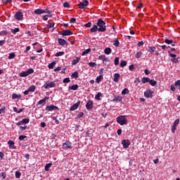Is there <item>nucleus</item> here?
I'll list each match as a JSON object with an SVG mask.
<instances>
[{
    "label": "nucleus",
    "mask_w": 180,
    "mask_h": 180,
    "mask_svg": "<svg viewBox=\"0 0 180 180\" xmlns=\"http://www.w3.org/2000/svg\"><path fill=\"white\" fill-rule=\"evenodd\" d=\"M98 26V32H106V22L101 18H99L96 23Z\"/></svg>",
    "instance_id": "1"
},
{
    "label": "nucleus",
    "mask_w": 180,
    "mask_h": 180,
    "mask_svg": "<svg viewBox=\"0 0 180 180\" xmlns=\"http://www.w3.org/2000/svg\"><path fill=\"white\" fill-rule=\"evenodd\" d=\"M117 122L120 124V126H124L127 124V118L124 115H120L116 118Z\"/></svg>",
    "instance_id": "2"
},
{
    "label": "nucleus",
    "mask_w": 180,
    "mask_h": 180,
    "mask_svg": "<svg viewBox=\"0 0 180 180\" xmlns=\"http://www.w3.org/2000/svg\"><path fill=\"white\" fill-rule=\"evenodd\" d=\"M34 72V70L33 68H30L27 71H22L20 73L19 76L21 77H28L30 74H33Z\"/></svg>",
    "instance_id": "3"
},
{
    "label": "nucleus",
    "mask_w": 180,
    "mask_h": 180,
    "mask_svg": "<svg viewBox=\"0 0 180 180\" xmlns=\"http://www.w3.org/2000/svg\"><path fill=\"white\" fill-rule=\"evenodd\" d=\"M63 148L64 150H72V143L70 141H66L63 144Z\"/></svg>",
    "instance_id": "4"
},
{
    "label": "nucleus",
    "mask_w": 180,
    "mask_h": 180,
    "mask_svg": "<svg viewBox=\"0 0 180 180\" xmlns=\"http://www.w3.org/2000/svg\"><path fill=\"white\" fill-rule=\"evenodd\" d=\"M54 86H56V83H54L53 82H46L44 84V88L45 89H49V88H54Z\"/></svg>",
    "instance_id": "5"
},
{
    "label": "nucleus",
    "mask_w": 180,
    "mask_h": 180,
    "mask_svg": "<svg viewBox=\"0 0 180 180\" xmlns=\"http://www.w3.org/2000/svg\"><path fill=\"white\" fill-rule=\"evenodd\" d=\"M60 110V108H58V107H57L54 105L46 106V110H47V112H53V110Z\"/></svg>",
    "instance_id": "6"
},
{
    "label": "nucleus",
    "mask_w": 180,
    "mask_h": 180,
    "mask_svg": "<svg viewBox=\"0 0 180 180\" xmlns=\"http://www.w3.org/2000/svg\"><path fill=\"white\" fill-rule=\"evenodd\" d=\"M15 19L16 20H23V13L18 11L14 15Z\"/></svg>",
    "instance_id": "7"
},
{
    "label": "nucleus",
    "mask_w": 180,
    "mask_h": 180,
    "mask_svg": "<svg viewBox=\"0 0 180 180\" xmlns=\"http://www.w3.org/2000/svg\"><path fill=\"white\" fill-rule=\"evenodd\" d=\"M30 122V119L29 118H24L19 122L16 123V126H22V124H27Z\"/></svg>",
    "instance_id": "8"
},
{
    "label": "nucleus",
    "mask_w": 180,
    "mask_h": 180,
    "mask_svg": "<svg viewBox=\"0 0 180 180\" xmlns=\"http://www.w3.org/2000/svg\"><path fill=\"white\" fill-rule=\"evenodd\" d=\"M59 34H61V36H71V34H74V33L70 30H65L60 32Z\"/></svg>",
    "instance_id": "9"
},
{
    "label": "nucleus",
    "mask_w": 180,
    "mask_h": 180,
    "mask_svg": "<svg viewBox=\"0 0 180 180\" xmlns=\"http://www.w3.org/2000/svg\"><path fill=\"white\" fill-rule=\"evenodd\" d=\"M121 144H122L124 148H129V146H130V140L129 139H124L122 141Z\"/></svg>",
    "instance_id": "10"
},
{
    "label": "nucleus",
    "mask_w": 180,
    "mask_h": 180,
    "mask_svg": "<svg viewBox=\"0 0 180 180\" xmlns=\"http://www.w3.org/2000/svg\"><path fill=\"white\" fill-rule=\"evenodd\" d=\"M81 104V101H78L76 103L73 104L70 108V110L71 112L74 111V110H77V109H78L79 105Z\"/></svg>",
    "instance_id": "11"
},
{
    "label": "nucleus",
    "mask_w": 180,
    "mask_h": 180,
    "mask_svg": "<svg viewBox=\"0 0 180 180\" xmlns=\"http://www.w3.org/2000/svg\"><path fill=\"white\" fill-rule=\"evenodd\" d=\"M86 108L87 109V110H91V109H94V103L92 102V101H88L86 104Z\"/></svg>",
    "instance_id": "12"
},
{
    "label": "nucleus",
    "mask_w": 180,
    "mask_h": 180,
    "mask_svg": "<svg viewBox=\"0 0 180 180\" xmlns=\"http://www.w3.org/2000/svg\"><path fill=\"white\" fill-rule=\"evenodd\" d=\"M153 94H154V91H152L151 90L148 89L144 92V96L146 98H153Z\"/></svg>",
    "instance_id": "13"
},
{
    "label": "nucleus",
    "mask_w": 180,
    "mask_h": 180,
    "mask_svg": "<svg viewBox=\"0 0 180 180\" xmlns=\"http://www.w3.org/2000/svg\"><path fill=\"white\" fill-rule=\"evenodd\" d=\"M9 148H13V150H16V146H15V142L12 140H9L7 143Z\"/></svg>",
    "instance_id": "14"
},
{
    "label": "nucleus",
    "mask_w": 180,
    "mask_h": 180,
    "mask_svg": "<svg viewBox=\"0 0 180 180\" xmlns=\"http://www.w3.org/2000/svg\"><path fill=\"white\" fill-rule=\"evenodd\" d=\"M34 13H35V15H41L43 13H46V11L41 8H37L34 11Z\"/></svg>",
    "instance_id": "15"
},
{
    "label": "nucleus",
    "mask_w": 180,
    "mask_h": 180,
    "mask_svg": "<svg viewBox=\"0 0 180 180\" xmlns=\"http://www.w3.org/2000/svg\"><path fill=\"white\" fill-rule=\"evenodd\" d=\"M58 41L60 46H66V44H68L67 41H65L64 39L59 38Z\"/></svg>",
    "instance_id": "16"
},
{
    "label": "nucleus",
    "mask_w": 180,
    "mask_h": 180,
    "mask_svg": "<svg viewBox=\"0 0 180 180\" xmlns=\"http://www.w3.org/2000/svg\"><path fill=\"white\" fill-rule=\"evenodd\" d=\"M120 78V75L119 73L114 74V78H113L114 82H119Z\"/></svg>",
    "instance_id": "17"
},
{
    "label": "nucleus",
    "mask_w": 180,
    "mask_h": 180,
    "mask_svg": "<svg viewBox=\"0 0 180 180\" xmlns=\"http://www.w3.org/2000/svg\"><path fill=\"white\" fill-rule=\"evenodd\" d=\"M79 86L78 84H73L68 87L69 91H77L78 89Z\"/></svg>",
    "instance_id": "18"
},
{
    "label": "nucleus",
    "mask_w": 180,
    "mask_h": 180,
    "mask_svg": "<svg viewBox=\"0 0 180 180\" xmlns=\"http://www.w3.org/2000/svg\"><path fill=\"white\" fill-rule=\"evenodd\" d=\"M79 60H81V58L76 57L75 59L72 60V65H76V64H78L79 63Z\"/></svg>",
    "instance_id": "19"
},
{
    "label": "nucleus",
    "mask_w": 180,
    "mask_h": 180,
    "mask_svg": "<svg viewBox=\"0 0 180 180\" xmlns=\"http://www.w3.org/2000/svg\"><path fill=\"white\" fill-rule=\"evenodd\" d=\"M98 29L99 28H98V25H94L93 27L90 29V31L91 32V33H96V32L98 31Z\"/></svg>",
    "instance_id": "20"
},
{
    "label": "nucleus",
    "mask_w": 180,
    "mask_h": 180,
    "mask_svg": "<svg viewBox=\"0 0 180 180\" xmlns=\"http://www.w3.org/2000/svg\"><path fill=\"white\" fill-rule=\"evenodd\" d=\"M113 46L115 47H119L120 46V42H119V39L117 38H115L113 41Z\"/></svg>",
    "instance_id": "21"
},
{
    "label": "nucleus",
    "mask_w": 180,
    "mask_h": 180,
    "mask_svg": "<svg viewBox=\"0 0 180 180\" xmlns=\"http://www.w3.org/2000/svg\"><path fill=\"white\" fill-rule=\"evenodd\" d=\"M123 98L122 96H117L112 99V102H122Z\"/></svg>",
    "instance_id": "22"
},
{
    "label": "nucleus",
    "mask_w": 180,
    "mask_h": 180,
    "mask_svg": "<svg viewBox=\"0 0 180 180\" xmlns=\"http://www.w3.org/2000/svg\"><path fill=\"white\" fill-rule=\"evenodd\" d=\"M20 98H22V96L20 94H12V99H20Z\"/></svg>",
    "instance_id": "23"
},
{
    "label": "nucleus",
    "mask_w": 180,
    "mask_h": 180,
    "mask_svg": "<svg viewBox=\"0 0 180 180\" xmlns=\"http://www.w3.org/2000/svg\"><path fill=\"white\" fill-rule=\"evenodd\" d=\"M155 50H156L155 46H148V51H149L150 54H153V53H154Z\"/></svg>",
    "instance_id": "24"
},
{
    "label": "nucleus",
    "mask_w": 180,
    "mask_h": 180,
    "mask_svg": "<svg viewBox=\"0 0 180 180\" xmlns=\"http://www.w3.org/2000/svg\"><path fill=\"white\" fill-rule=\"evenodd\" d=\"M46 101H47V97H45L44 98L38 101V105H46Z\"/></svg>",
    "instance_id": "25"
},
{
    "label": "nucleus",
    "mask_w": 180,
    "mask_h": 180,
    "mask_svg": "<svg viewBox=\"0 0 180 180\" xmlns=\"http://www.w3.org/2000/svg\"><path fill=\"white\" fill-rule=\"evenodd\" d=\"M104 53H105V54H107V55L110 54L112 53V49H110V48H105L104 49Z\"/></svg>",
    "instance_id": "26"
},
{
    "label": "nucleus",
    "mask_w": 180,
    "mask_h": 180,
    "mask_svg": "<svg viewBox=\"0 0 180 180\" xmlns=\"http://www.w3.org/2000/svg\"><path fill=\"white\" fill-rule=\"evenodd\" d=\"M56 61H53L52 63H51L49 65H48V68L50 69V70H53V68H54V67L56 66Z\"/></svg>",
    "instance_id": "27"
},
{
    "label": "nucleus",
    "mask_w": 180,
    "mask_h": 180,
    "mask_svg": "<svg viewBox=\"0 0 180 180\" xmlns=\"http://www.w3.org/2000/svg\"><path fill=\"white\" fill-rule=\"evenodd\" d=\"M11 33H13V34H16V33H18V32H20V29L19 28H15V29H11Z\"/></svg>",
    "instance_id": "28"
},
{
    "label": "nucleus",
    "mask_w": 180,
    "mask_h": 180,
    "mask_svg": "<svg viewBox=\"0 0 180 180\" xmlns=\"http://www.w3.org/2000/svg\"><path fill=\"white\" fill-rule=\"evenodd\" d=\"M149 84L152 86H155L157 85V81L149 79Z\"/></svg>",
    "instance_id": "29"
},
{
    "label": "nucleus",
    "mask_w": 180,
    "mask_h": 180,
    "mask_svg": "<svg viewBox=\"0 0 180 180\" xmlns=\"http://www.w3.org/2000/svg\"><path fill=\"white\" fill-rule=\"evenodd\" d=\"M102 79H103V76L99 75L98 77H96V82H97V84H99V82H101V81H102Z\"/></svg>",
    "instance_id": "30"
},
{
    "label": "nucleus",
    "mask_w": 180,
    "mask_h": 180,
    "mask_svg": "<svg viewBox=\"0 0 180 180\" xmlns=\"http://www.w3.org/2000/svg\"><path fill=\"white\" fill-rule=\"evenodd\" d=\"M149 82H150V78H148V77H143L141 79L142 84H146Z\"/></svg>",
    "instance_id": "31"
},
{
    "label": "nucleus",
    "mask_w": 180,
    "mask_h": 180,
    "mask_svg": "<svg viewBox=\"0 0 180 180\" xmlns=\"http://www.w3.org/2000/svg\"><path fill=\"white\" fill-rule=\"evenodd\" d=\"M53 165L52 163H48L45 165V171H49L50 168H51V166Z\"/></svg>",
    "instance_id": "32"
},
{
    "label": "nucleus",
    "mask_w": 180,
    "mask_h": 180,
    "mask_svg": "<svg viewBox=\"0 0 180 180\" xmlns=\"http://www.w3.org/2000/svg\"><path fill=\"white\" fill-rule=\"evenodd\" d=\"M98 60H102L105 63V60H108V58L105 55H101L98 56Z\"/></svg>",
    "instance_id": "33"
},
{
    "label": "nucleus",
    "mask_w": 180,
    "mask_h": 180,
    "mask_svg": "<svg viewBox=\"0 0 180 180\" xmlns=\"http://www.w3.org/2000/svg\"><path fill=\"white\" fill-rule=\"evenodd\" d=\"M71 78H75V79H77V78H78V72H74L72 75H71Z\"/></svg>",
    "instance_id": "34"
},
{
    "label": "nucleus",
    "mask_w": 180,
    "mask_h": 180,
    "mask_svg": "<svg viewBox=\"0 0 180 180\" xmlns=\"http://www.w3.org/2000/svg\"><path fill=\"white\" fill-rule=\"evenodd\" d=\"M35 90H36V86L34 85H32L28 88V91H30V92H34Z\"/></svg>",
    "instance_id": "35"
},
{
    "label": "nucleus",
    "mask_w": 180,
    "mask_h": 180,
    "mask_svg": "<svg viewBox=\"0 0 180 180\" xmlns=\"http://www.w3.org/2000/svg\"><path fill=\"white\" fill-rule=\"evenodd\" d=\"M91 53V49H86L82 53V56H86V54H89Z\"/></svg>",
    "instance_id": "36"
},
{
    "label": "nucleus",
    "mask_w": 180,
    "mask_h": 180,
    "mask_svg": "<svg viewBox=\"0 0 180 180\" xmlns=\"http://www.w3.org/2000/svg\"><path fill=\"white\" fill-rule=\"evenodd\" d=\"M15 57H16V55H15V53H11L8 55V60H12V58H15Z\"/></svg>",
    "instance_id": "37"
},
{
    "label": "nucleus",
    "mask_w": 180,
    "mask_h": 180,
    "mask_svg": "<svg viewBox=\"0 0 180 180\" xmlns=\"http://www.w3.org/2000/svg\"><path fill=\"white\" fill-rule=\"evenodd\" d=\"M101 96H102V93H98L95 96V99H96V101H101Z\"/></svg>",
    "instance_id": "38"
},
{
    "label": "nucleus",
    "mask_w": 180,
    "mask_h": 180,
    "mask_svg": "<svg viewBox=\"0 0 180 180\" xmlns=\"http://www.w3.org/2000/svg\"><path fill=\"white\" fill-rule=\"evenodd\" d=\"M127 65V61L126 60H122L120 64V66L122 68L126 67Z\"/></svg>",
    "instance_id": "39"
},
{
    "label": "nucleus",
    "mask_w": 180,
    "mask_h": 180,
    "mask_svg": "<svg viewBox=\"0 0 180 180\" xmlns=\"http://www.w3.org/2000/svg\"><path fill=\"white\" fill-rule=\"evenodd\" d=\"M165 43H166V44H172V43H174V40L166 39H165Z\"/></svg>",
    "instance_id": "40"
},
{
    "label": "nucleus",
    "mask_w": 180,
    "mask_h": 180,
    "mask_svg": "<svg viewBox=\"0 0 180 180\" xmlns=\"http://www.w3.org/2000/svg\"><path fill=\"white\" fill-rule=\"evenodd\" d=\"M65 53L64 51H60L56 53V57H61V56H64Z\"/></svg>",
    "instance_id": "41"
},
{
    "label": "nucleus",
    "mask_w": 180,
    "mask_h": 180,
    "mask_svg": "<svg viewBox=\"0 0 180 180\" xmlns=\"http://www.w3.org/2000/svg\"><path fill=\"white\" fill-rule=\"evenodd\" d=\"M78 6L79 8V9H85V4L83 3V2H80L79 4H78Z\"/></svg>",
    "instance_id": "42"
},
{
    "label": "nucleus",
    "mask_w": 180,
    "mask_h": 180,
    "mask_svg": "<svg viewBox=\"0 0 180 180\" xmlns=\"http://www.w3.org/2000/svg\"><path fill=\"white\" fill-rule=\"evenodd\" d=\"M89 67H91L92 68H95L96 67V63L95 62H90L89 63Z\"/></svg>",
    "instance_id": "43"
},
{
    "label": "nucleus",
    "mask_w": 180,
    "mask_h": 180,
    "mask_svg": "<svg viewBox=\"0 0 180 180\" xmlns=\"http://www.w3.org/2000/svg\"><path fill=\"white\" fill-rule=\"evenodd\" d=\"M175 86L177 89H180V79L175 82Z\"/></svg>",
    "instance_id": "44"
},
{
    "label": "nucleus",
    "mask_w": 180,
    "mask_h": 180,
    "mask_svg": "<svg viewBox=\"0 0 180 180\" xmlns=\"http://www.w3.org/2000/svg\"><path fill=\"white\" fill-rule=\"evenodd\" d=\"M129 94V89L125 88L122 91V95H126Z\"/></svg>",
    "instance_id": "45"
},
{
    "label": "nucleus",
    "mask_w": 180,
    "mask_h": 180,
    "mask_svg": "<svg viewBox=\"0 0 180 180\" xmlns=\"http://www.w3.org/2000/svg\"><path fill=\"white\" fill-rule=\"evenodd\" d=\"M0 178H1L2 180L5 179V178H6V172L0 173Z\"/></svg>",
    "instance_id": "46"
},
{
    "label": "nucleus",
    "mask_w": 180,
    "mask_h": 180,
    "mask_svg": "<svg viewBox=\"0 0 180 180\" xmlns=\"http://www.w3.org/2000/svg\"><path fill=\"white\" fill-rule=\"evenodd\" d=\"M22 173L19 170L15 172V178H20Z\"/></svg>",
    "instance_id": "47"
},
{
    "label": "nucleus",
    "mask_w": 180,
    "mask_h": 180,
    "mask_svg": "<svg viewBox=\"0 0 180 180\" xmlns=\"http://www.w3.org/2000/svg\"><path fill=\"white\" fill-rule=\"evenodd\" d=\"M63 84H68V82H71L70 77H66L63 81Z\"/></svg>",
    "instance_id": "48"
},
{
    "label": "nucleus",
    "mask_w": 180,
    "mask_h": 180,
    "mask_svg": "<svg viewBox=\"0 0 180 180\" xmlns=\"http://www.w3.org/2000/svg\"><path fill=\"white\" fill-rule=\"evenodd\" d=\"M179 57H178V58H172V60H171V61L172 62V63H174L175 64H176V63H179Z\"/></svg>",
    "instance_id": "49"
},
{
    "label": "nucleus",
    "mask_w": 180,
    "mask_h": 180,
    "mask_svg": "<svg viewBox=\"0 0 180 180\" xmlns=\"http://www.w3.org/2000/svg\"><path fill=\"white\" fill-rule=\"evenodd\" d=\"M25 139H27V136L25 135H20L18 138V139L20 140V141H22L23 140H25Z\"/></svg>",
    "instance_id": "50"
},
{
    "label": "nucleus",
    "mask_w": 180,
    "mask_h": 180,
    "mask_svg": "<svg viewBox=\"0 0 180 180\" xmlns=\"http://www.w3.org/2000/svg\"><path fill=\"white\" fill-rule=\"evenodd\" d=\"M13 0H3V4L4 5H8V4H12Z\"/></svg>",
    "instance_id": "51"
},
{
    "label": "nucleus",
    "mask_w": 180,
    "mask_h": 180,
    "mask_svg": "<svg viewBox=\"0 0 180 180\" xmlns=\"http://www.w3.org/2000/svg\"><path fill=\"white\" fill-rule=\"evenodd\" d=\"M167 53H168L169 56L170 57H172V58H175V57H176V54H174V53H171V51H168Z\"/></svg>",
    "instance_id": "52"
},
{
    "label": "nucleus",
    "mask_w": 180,
    "mask_h": 180,
    "mask_svg": "<svg viewBox=\"0 0 180 180\" xmlns=\"http://www.w3.org/2000/svg\"><path fill=\"white\" fill-rule=\"evenodd\" d=\"M143 56V53L141 51H139L136 53V58H140Z\"/></svg>",
    "instance_id": "53"
},
{
    "label": "nucleus",
    "mask_w": 180,
    "mask_h": 180,
    "mask_svg": "<svg viewBox=\"0 0 180 180\" xmlns=\"http://www.w3.org/2000/svg\"><path fill=\"white\" fill-rule=\"evenodd\" d=\"M119 60H120L119 57H116L115 58V60H114L115 65H119Z\"/></svg>",
    "instance_id": "54"
},
{
    "label": "nucleus",
    "mask_w": 180,
    "mask_h": 180,
    "mask_svg": "<svg viewBox=\"0 0 180 180\" xmlns=\"http://www.w3.org/2000/svg\"><path fill=\"white\" fill-rule=\"evenodd\" d=\"M6 110V108L5 106H3L1 109H0V115H2V113H5V110Z\"/></svg>",
    "instance_id": "55"
},
{
    "label": "nucleus",
    "mask_w": 180,
    "mask_h": 180,
    "mask_svg": "<svg viewBox=\"0 0 180 180\" xmlns=\"http://www.w3.org/2000/svg\"><path fill=\"white\" fill-rule=\"evenodd\" d=\"M179 124V119H176V120L174 122L173 126H176H176H178Z\"/></svg>",
    "instance_id": "56"
},
{
    "label": "nucleus",
    "mask_w": 180,
    "mask_h": 180,
    "mask_svg": "<svg viewBox=\"0 0 180 180\" xmlns=\"http://www.w3.org/2000/svg\"><path fill=\"white\" fill-rule=\"evenodd\" d=\"M84 116V112H80L79 114L77 115V119H80V117H82Z\"/></svg>",
    "instance_id": "57"
},
{
    "label": "nucleus",
    "mask_w": 180,
    "mask_h": 180,
    "mask_svg": "<svg viewBox=\"0 0 180 180\" xmlns=\"http://www.w3.org/2000/svg\"><path fill=\"white\" fill-rule=\"evenodd\" d=\"M51 27H54V23H49L47 25L48 29H51Z\"/></svg>",
    "instance_id": "58"
},
{
    "label": "nucleus",
    "mask_w": 180,
    "mask_h": 180,
    "mask_svg": "<svg viewBox=\"0 0 180 180\" xmlns=\"http://www.w3.org/2000/svg\"><path fill=\"white\" fill-rule=\"evenodd\" d=\"M64 8H70V3L69 2H65L63 4Z\"/></svg>",
    "instance_id": "59"
},
{
    "label": "nucleus",
    "mask_w": 180,
    "mask_h": 180,
    "mask_svg": "<svg viewBox=\"0 0 180 180\" xmlns=\"http://www.w3.org/2000/svg\"><path fill=\"white\" fill-rule=\"evenodd\" d=\"M85 27H91L92 26V23L91 22H89L84 25Z\"/></svg>",
    "instance_id": "60"
},
{
    "label": "nucleus",
    "mask_w": 180,
    "mask_h": 180,
    "mask_svg": "<svg viewBox=\"0 0 180 180\" xmlns=\"http://www.w3.org/2000/svg\"><path fill=\"white\" fill-rule=\"evenodd\" d=\"M175 130H176V127L175 125L172 126V133H175Z\"/></svg>",
    "instance_id": "61"
},
{
    "label": "nucleus",
    "mask_w": 180,
    "mask_h": 180,
    "mask_svg": "<svg viewBox=\"0 0 180 180\" xmlns=\"http://www.w3.org/2000/svg\"><path fill=\"white\" fill-rule=\"evenodd\" d=\"M170 89H171V91H172V92H175V91H176L175 86H174V84H171Z\"/></svg>",
    "instance_id": "62"
},
{
    "label": "nucleus",
    "mask_w": 180,
    "mask_h": 180,
    "mask_svg": "<svg viewBox=\"0 0 180 180\" xmlns=\"http://www.w3.org/2000/svg\"><path fill=\"white\" fill-rule=\"evenodd\" d=\"M76 21H77V18H72L70 20V23H75Z\"/></svg>",
    "instance_id": "63"
},
{
    "label": "nucleus",
    "mask_w": 180,
    "mask_h": 180,
    "mask_svg": "<svg viewBox=\"0 0 180 180\" xmlns=\"http://www.w3.org/2000/svg\"><path fill=\"white\" fill-rule=\"evenodd\" d=\"M129 71H133V70H134V65L132 64V65H129Z\"/></svg>",
    "instance_id": "64"
}]
</instances>
